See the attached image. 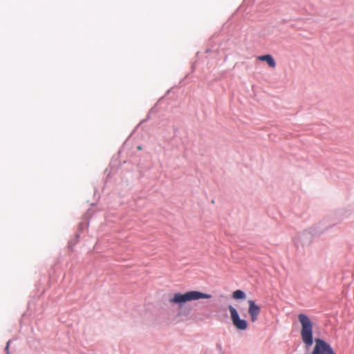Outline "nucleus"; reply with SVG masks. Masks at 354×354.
<instances>
[{"label":"nucleus","mask_w":354,"mask_h":354,"mask_svg":"<svg viewBox=\"0 0 354 354\" xmlns=\"http://www.w3.org/2000/svg\"><path fill=\"white\" fill-rule=\"evenodd\" d=\"M248 314L250 316L251 322H255L261 312V308L255 304L253 300H248Z\"/></svg>","instance_id":"nucleus-5"},{"label":"nucleus","mask_w":354,"mask_h":354,"mask_svg":"<svg viewBox=\"0 0 354 354\" xmlns=\"http://www.w3.org/2000/svg\"><path fill=\"white\" fill-rule=\"evenodd\" d=\"M9 343H10V342H8L7 346H6V349L7 351H8Z\"/></svg>","instance_id":"nucleus-8"},{"label":"nucleus","mask_w":354,"mask_h":354,"mask_svg":"<svg viewBox=\"0 0 354 354\" xmlns=\"http://www.w3.org/2000/svg\"><path fill=\"white\" fill-rule=\"evenodd\" d=\"M257 59L259 61L266 62L271 68H274L276 66V62L271 55L258 56Z\"/></svg>","instance_id":"nucleus-6"},{"label":"nucleus","mask_w":354,"mask_h":354,"mask_svg":"<svg viewBox=\"0 0 354 354\" xmlns=\"http://www.w3.org/2000/svg\"><path fill=\"white\" fill-rule=\"evenodd\" d=\"M315 345L312 354H335L333 349L325 341L315 339Z\"/></svg>","instance_id":"nucleus-3"},{"label":"nucleus","mask_w":354,"mask_h":354,"mask_svg":"<svg viewBox=\"0 0 354 354\" xmlns=\"http://www.w3.org/2000/svg\"><path fill=\"white\" fill-rule=\"evenodd\" d=\"M232 297L234 299H244L246 297L245 293L241 290H236L232 293Z\"/></svg>","instance_id":"nucleus-7"},{"label":"nucleus","mask_w":354,"mask_h":354,"mask_svg":"<svg viewBox=\"0 0 354 354\" xmlns=\"http://www.w3.org/2000/svg\"><path fill=\"white\" fill-rule=\"evenodd\" d=\"M231 319L234 326L239 330H244L248 328V323L245 319H241L236 310L232 306H229Z\"/></svg>","instance_id":"nucleus-4"},{"label":"nucleus","mask_w":354,"mask_h":354,"mask_svg":"<svg viewBox=\"0 0 354 354\" xmlns=\"http://www.w3.org/2000/svg\"><path fill=\"white\" fill-rule=\"evenodd\" d=\"M298 318L301 324V339L306 346H310L313 343L312 322L308 316L304 314L299 315Z\"/></svg>","instance_id":"nucleus-2"},{"label":"nucleus","mask_w":354,"mask_h":354,"mask_svg":"<svg viewBox=\"0 0 354 354\" xmlns=\"http://www.w3.org/2000/svg\"><path fill=\"white\" fill-rule=\"evenodd\" d=\"M211 295L201 292L197 290L187 292L184 294L176 293L173 298L170 299L172 304H183L188 301H196L202 299H210Z\"/></svg>","instance_id":"nucleus-1"}]
</instances>
